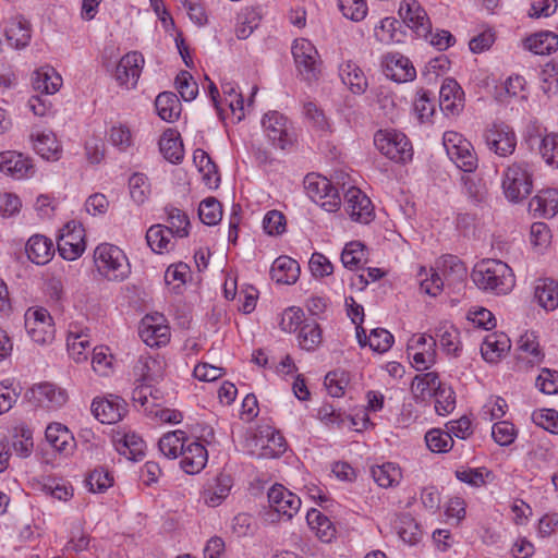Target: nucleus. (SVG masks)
<instances>
[{
  "instance_id": "obj_1",
  "label": "nucleus",
  "mask_w": 558,
  "mask_h": 558,
  "mask_svg": "<svg viewBox=\"0 0 558 558\" xmlns=\"http://www.w3.org/2000/svg\"><path fill=\"white\" fill-rule=\"evenodd\" d=\"M471 278L481 290L496 294H507L514 287L512 269L499 259H483L478 262Z\"/></svg>"
},
{
  "instance_id": "obj_2",
  "label": "nucleus",
  "mask_w": 558,
  "mask_h": 558,
  "mask_svg": "<svg viewBox=\"0 0 558 558\" xmlns=\"http://www.w3.org/2000/svg\"><path fill=\"white\" fill-rule=\"evenodd\" d=\"M94 260L98 271L111 281H122L131 272L124 252L109 243H102L96 247Z\"/></svg>"
},
{
  "instance_id": "obj_3",
  "label": "nucleus",
  "mask_w": 558,
  "mask_h": 558,
  "mask_svg": "<svg viewBox=\"0 0 558 558\" xmlns=\"http://www.w3.org/2000/svg\"><path fill=\"white\" fill-rule=\"evenodd\" d=\"M501 186L507 199L519 203L527 198L533 189V174L525 161L509 165L502 175Z\"/></svg>"
},
{
  "instance_id": "obj_4",
  "label": "nucleus",
  "mask_w": 558,
  "mask_h": 558,
  "mask_svg": "<svg viewBox=\"0 0 558 558\" xmlns=\"http://www.w3.org/2000/svg\"><path fill=\"white\" fill-rule=\"evenodd\" d=\"M374 144L383 155L396 162L404 163L412 159V145L401 132L379 130L375 133Z\"/></svg>"
},
{
  "instance_id": "obj_5",
  "label": "nucleus",
  "mask_w": 558,
  "mask_h": 558,
  "mask_svg": "<svg viewBox=\"0 0 558 558\" xmlns=\"http://www.w3.org/2000/svg\"><path fill=\"white\" fill-rule=\"evenodd\" d=\"M304 187L308 197L326 211L333 213L340 208L339 192L327 178L310 173L304 179Z\"/></svg>"
},
{
  "instance_id": "obj_6",
  "label": "nucleus",
  "mask_w": 558,
  "mask_h": 558,
  "mask_svg": "<svg viewBox=\"0 0 558 558\" xmlns=\"http://www.w3.org/2000/svg\"><path fill=\"white\" fill-rule=\"evenodd\" d=\"M444 146L449 158L464 172L477 168V157L472 144L461 134L448 131L444 134Z\"/></svg>"
},
{
  "instance_id": "obj_7",
  "label": "nucleus",
  "mask_w": 558,
  "mask_h": 558,
  "mask_svg": "<svg viewBox=\"0 0 558 558\" xmlns=\"http://www.w3.org/2000/svg\"><path fill=\"white\" fill-rule=\"evenodd\" d=\"M292 54L300 75L307 82L317 80L320 73V59L315 46L305 38L295 39Z\"/></svg>"
},
{
  "instance_id": "obj_8",
  "label": "nucleus",
  "mask_w": 558,
  "mask_h": 558,
  "mask_svg": "<svg viewBox=\"0 0 558 558\" xmlns=\"http://www.w3.org/2000/svg\"><path fill=\"white\" fill-rule=\"evenodd\" d=\"M25 328L39 344H47L54 339V325L50 313L44 307L28 308L25 313Z\"/></svg>"
},
{
  "instance_id": "obj_9",
  "label": "nucleus",
  "mask_w": 558,
  "mask_h": 558,
  "mask_svg": "<svg viewBox=\"0 0 558 558\" xmlns=\"http://www.w3.org/2000/svg\"><path fill=\"white\" fill-rule=\"evenodd\" d=\"M484 140L488 149L499 157L512 155L517 147L513 129L504 122L489 125L484 132Z\"/></svg>"
},
{
  "instance_id": "obj_10",
  "label": "nucleus",
  "mask_w": 558,
  "mask_h": 558,
  "mask_svg": "<svg viewBox=\"0 0 558 558\" xmlns=\"http://www.w3.org/2000/svg\"><path fill=\"white\" fill-rule=\"evenodd\" d=\"M84 228L80 222H68L58 239V252L63 259L75 260L85 251Z\"/></svg>"
},
{
  "instance_id": "obj_11",
  "label": "nucleus",
  "mask_w": 558,
  "mask_h": 558,
  "mask_svg": "<svg viewBox=\"0 0 558 558\" xmlns=\"http://www.w3.org/2000/svg\"><path fill=\"white\" fill-rule=\"evenodd\" d=\"M264 132L274 146L284 149L293 143L288 119L278 111L266 113L262 121Z\"/></svg>"
},
{
  "instance_id": "obj_12",
  "label": "nucleus",
  "mask_w": 558,
  "mask_h": 558,
  "mask_svg": "<svg viewBox=\"0 0 558 558\" xmlns=\"http://www.w3.org/2000/svg\"><path fill=\"white\" fill-rule=\"evenodd\" d=\"M345 211L352 220L368 223L374 218V207L365 193L355 186L344 192Z\"/></svg>"
},
{
  "instance_id": "obj_13",
  "label": "nucleus",
  "mask_w": 558,
  "mask_h": 558,
  "mask_svg": "<svg viewBox=\"0 0 558 558\" xmlns=\"http://www.w3.org/2000/svg\"><path fill=\"white\" fill-rule=\"evenodd\" d=\"M402 21L418 36L427 38L430 34V21L416 0H403L399 8Z\"/></svg>"
},
{
  "instance_id": "obj_14",
  "label": "nucleus",
  "mask_w": 558,
  "mask_h": 558,
  "mask_svg": "<svg viewBox=\"0 0 558 558\" xmlns=\"http://www.w3.org/2000/svg\"><path fill=\"white\" fill-rule=\"evenodd\" d=\"M92 413L100 423L113 424L126 413V403L122 398L113 395L105 399H94Z\"/></svg>"
},
{
  "instance_id": "obj_15",
  "label": "nucleus",
  "mask_w": 558,
  "mask_h": 558,
  "mask_svg": "<svg viewBox=\"0 0 558 558\" xmlns=\"http://www.w3.org/2000/svg\"><path fill=\"white\" fill-rule=\"evenodd\" d=\"M144 64V57L137 51L123 56L116 68L114 78L121 86L135 87Z\"/></svg>"
},
{
  "instance_id": "obj_16",
  "label": "nucleus",
  "mask_w": 558,
  "mask_h": 558,
  "mask_svg": "<svg viewBox=\"0 0 558 558\" xmlns=\"http://www.w3.org/2000/svg\"><path fill=\"white\" fill-rule=\"evenodd\" d=\"M268 502L277 513L291 519L301 507L299 496L280 484H275L267 494Z\"/></svg>"
},
{
  "instance_id": "obj_17",
  "label": "nucleus",
  "mask_w": 558,
  "mask_h": 558,
  "mask_svg": "<svg viewBox=\"0 0 558 558\" xmlns=\"http://www.w3.org/2000/svg\"><path fill=\"white\" fill-rule=\"evenodd\" d=\"M25 397L36 404L47 408H60L68 401L65 390L50 383H41L32 387Z\"/></svg>"
},
{
  "instance_id": "obj_18",
  "label": "nucleus",
  "mask_w": 558,
  "mask_h": 558,
  "mask_svg": "<svg viewBox=\"0 0 558 558\" xmlns=\"http://www.w3.org/2000/svg\"><path fill=\"white\" fill-rule=\"evenodd\" d=\"M383 70L387 77L397 83L413 81L416 71L411 61L400 53H388L383 61Z\"/></svg>"
},
{
  "instance_id": "obj_19",
  "label": "nucleus",
  "mask_w": 558,
  "mask_h": 558,
  "mask_svg": "<svg viewBox=\"0 0 558 558\" xmlns=\"http://www.w3.org/2000/svg\"><path fill=\"white\" fill-rule=\"evenodd\" d=\"M180 457L183 471L187 474H197L205 468L208 452L204 445L193 441L184 446Z\"/></svg>"
},
{
  "instance_id": "obj_20",
  "label": "nucleus",
  "mask_w": 558,
  "mask_h": 558,
  "mask_svg": "<svg viewBox=\"0 0 558 558\" xmlns=\"http://www.w3.org/2000/svg\"><path fill=\"white\" fill-rule=\"evenodd\" d=\"M464 93L453 78H446L439 90V106L446 113H458L463 107Z\"/></svg>"
},
{
  "instance_id": "obj_21",
  "label": "nucleus",
  "mask_w": 558,
  "mask_h": 558,
  "mask_svg": "<svg viewBox=\"0 0 558 558\" xmlns=\"http://www.w3.org/2000/svg\"><path fill=\"white\" fill-rule=\"evenodd\" d=\"M339 75L344 85L355 95H362L368 87L367 78L360 66L353 61L343 62L339 68Z\"/></svg>"
},
{
  "instance_id": "obj_22",
  "label": "nucleus",
  "mask_w": 558,
  "mask_h": 558,
  "mask_svg": "<svg viewBox=\"0 0 558 558\" xmlns=\"http://www.w3.org/2000/svg\"><path fill=\"white\" fill-rule=\"evenodd\" d=\"M165 362L159 357L146 356L141 357L135 366V374L138 380L150 387L153 383H157L163 377Z\"/></svg>"
},
{
  "instance_id": "obj_23",
  "label": "nucleus",
  "mask_w": 558,
  "mask_h": 558,
  "mask_svg": "<svg viewBox=\"0 0 558 558\" xmlns=\"http://www.w3.org/2000/svg\"><path fill=\"white\" fill-rule=\"evenodd\" d=\"M4 33L9 45L15 49L25 48L32 37L31 24L22 16L11 19L5 26Z\"/></svg>"
},
{
  "instance_id": "obj_24",
  "label": "nucleus",
  "mask_w": 558,
  "mask_h": 558,
  "mask_svg": "<svg viewBox=\"0 0 558 558\" xmlns=\"http://www.w3.org/2000/svg\"><path fill=\"white\" fill-rule=\"evenodd\" d=\"M45 435L47 441L60 453L69 454L75 446L73 435L68 427L61 423L49 424Z\"/></svg>"
},
{
  "instance_id": "obj_25",
  "label": "nucleus",
  "mask_w": 558,
  "mask_h": 558,
  "mask_svg": "<svg viewBox=\"0 0 558 558\" xmlns=\"http://www.w3.org/2000/svg\"><path fill=\"white\" fill-rule=\"evenodd\" d=\"M270 275L277 283L292 284L299 279L300 266L295 259L280 256L274 262Z\"/></svg>"
},
{
  "instance_id": "obj_26",
  "label": "nucleus",
  "mask_w": 558,
  "mask_h": 558,
  "mask_svg": "<svg viewBox=\"0 0 558 558\" xmlns=\"http://www.w3.org/2000/svg\"><path fill=\"white\" fill-rule=\"evenodd\" d=\"M233 486V480L230 474L219 473L213 484L204 492L205 504L209 507L219 506L230 494Z\"/></svg>"
},
{
  "instance_id": "obj_27",
  "label": "nucleus",
  "mask_w": 558,
  "mask_h": 558,
  "mask_svg": "<svg viewBox=\"0 0 558 558\" xmlns=\"http://www.w3.org/2000/svg\"><path fill=\"white\" fill-rule=\"evenodd\" d=\"M32 169L28 158L15 151L0 153V171L16 179L24 178Z\"/></svg>"
},
{
  "instance_id": "obj_28",
  "label": "nucleus",
  "mask_w": 558,
  "mask_h": 558,
  "mask_svg": "<svg viewBox=\"0 0 558 558\" xmlns=\"http://www.w3.org/2000/svg\"><path fill=\"white\" fill-rule=\"evenodd\" d=\"M25 251L29 260L34 264L45 265L53 255V244L50 239L36 234L29 238Z\"/></svg>"
},
{
  "instance_id": "obj_29",
  "label": "nucleus",
  "mask_w": 558,
  "mask_h": 558,
  "mask_svg": "<svg viewBox=\"0 0 558 558\" xmlns=\"http://www.w3.org/2000/svg\"><path fill=\"white\" fill-rule=\"evenodd\" d=\"M438 268L441 270L444 281L448 286L462 283L466 278V267L464 263L454 255H445L438 262Z\"/></svg>"
},
{
  "instance_id": "obj_30",
  "label": "nucleus",
  "mask_w": 558,
  "mask_h": 558,
  "mask_svg": "<svg viewBox=\"0 0 558 558\" xmlns=\"http://www.w3.org/2000/svg\"><path fill=\"white\" fill-rule=\"evenodd\" d=\"M534 296L546 311L558 307V281L551 278H541L536 281Z\"/></svg>"
},
{
  "instance_id": "obj_31",
  "label": "nucleus",
  "mask_w": 558,
  "mask_h": 558,
  "mask_svg": "<svg viewBox=\"0 0 558 558\" xmlns=\"http://www.w3.org/2000/svg\"><path fill=\"white\" fill-rule=\"evenodd\" d=\"M510 347V339L505 333H490L483 340L481 353L485 361L495 363Z\"/></svg>"
},
{
  "instance_id": "obj_32",
  "label": "nucleus",
  "mask_w": 558,
  "mask_h": 558,
  "mask_svg": "<svg viewBox=\"0 0 558 558\" xmlns=\"http://www.w3.org/2000/svg\"><path fill=\"white\" fill-rule=\"evenodd\" d=\"M519 361H525L527 365L539 364L544 359V353L539 348L536 336L533 332H525L518 341Z\"/></svg>"
},
{
  "instance_id": "obj_33",
  "label": "nucleus",
  "mask_w": 558,
  "mask_h": 558,
  "mask_svg": "<svg viewBox=\"0 0 558 558\" xmlns=\"http://www.w3.org/2000/svg\"><path fill=\"white\" fill-rule=\"evenodd\" d=\"M32 81L34 89L45 95L57 93L62 85V77L50 66L35 71Z\"/></svg>"
},
{
  "instance_id": "obj_34",
  "label": "nucleus",
  "mask_w": 558,
  "mask_h": 558,
  "mask_svg": "<svg viewBox=\"0 0 558 558\" xmlns=\"http://www.w3.org/2000/svg\"><path fill=\"white\" fill-rule=\"evenodd\" d=\"M153 317H145L142 322L140 335L149 347H159L169 341V327L161 324H153Z\"/></svg>"
},
{
  "instance_id": "obj_35",
  "label": "nucleus",
  "mask_w": 558,
  "mask_h": 558,
  "mask_svg": "<svg viewBox=\"0 0 558 558\" xmlns=\"http://www.w3.org/2000/svg\"><path fill=\"white\" fill-rule=\"evenodd\" d=\"M159 149L163 157L172 163L183 159L184 150L180 134L173 130H167L159 140Z\"/></svg>"
},
{
  "instance_id": "obj_36",
  "label": "nucleus",
  "mask_w": 558,
  "mask_h": 558,
  "mask_svg": "<svg viewBox=\"0 0 558 558\" xmlns=\"http://www.w3.org/2000/svg\"><path fill=\"white\" fill-rule=\"evenodd\" d=\"M193 161L199 172L203 173L204 183L210 189L218 187L220 177L218 175L217 166L211 160L210 156L205 150L198 148L193 154Z\"/></svg>"
},
{
  "instance_id": "obj_37",
  "label": "nucleus",
  "mask_w": 558,
  "mask_h": 558,
  "mask_svg": "<svg viewBox=\"0 0 558 558\" xmlns=\"http://www.w3.org/2000/svg\"><path fill=\"white\" fill-rule=\"evenodd\" d=\"M155 107L158 116L167 122H174L181 111V104L177 95L172 92L160 93L155 100Z\"/></svg>"
},
{
  "instance_id": "obj_38",
  "label": "nucleus",
  "mask_w": 558,
  "mask_h": 558,
  "mask_svg": "<svg viewBox=\"0 0 558 558\" xmlns=\"http://www.w3.org/2000/svg\"><path fill=\"white\" fill-rule=\"evenodd\" d=\"M525 47L535 54H550L558 48V36L551 32H542L527 37Z\"/></svg>"
},
{
  "instance_id": "obj_39",
  "label": "nucleus",
  "mask_w": 558,
  "mask_h": 558,
  "mask_svg": "<svg viewBox=\"0 0 558 558\" xmlns=\"http://www.w3.org/2000/svg\"><path fill=\"white\" fill-rule=\"evenodd\" d=\"M529 208L543 216H555L558 211V192L556 190L542 191L531 199Z\"/></svg>"
},
{
  "instance_id": "obj_40",
  "label": "nucleus",
  "mask_w": 558,
  "mask_h": 558,
  "mask_svg": "<svg viewBox=\"0 0 558 558\" xmlns=\"http://www.w3.org/2000/svg\"><path fill=\"white\" fill-rule=\"evenodd\" d=\"M371 474L374 481L384 488L398 485L402 478L401 469L392 462L372 466Z\"/></svg>"
},
{
  "instance_id": "obj_41",
  "label": "nucleus",
  "mask_w": 558,
  "mask_h": 558,
  "mask_svg": "<svg viewBox=\"0 0 558 558\" xmlns=\"http://www.w3.org/2000/svg\"><path fill=\"white\" fill-rule=\"evenodd\" d=\"M186 436L183 430H174L165 434L158 441L160 452L169 458L177 459L181 456L185 446Z\"/></svg>"
},
{
  "instance_id": "obj_42",
  "label": "nucleus",
  "mask_w": 558,
  "mask_h": 558,
  "mask_svg": "<svg viewBox=\"0 0 558 558\" xmlns=\"http://www.w3.org/2000/svg\"><path fill=\"white\" fill-rule=\"evenodd\" d=\"M439 388H442V386L438 374L434 372L416 375L411 384V390L415 398H421L423 400L426 396H435Z\"/></svg>"
},
{
  "instance_id": "obj_43",
  "label": "nucleus",
  "mask_w": 558,
  "mask_h": 558,
  "mask_svg": "<svg viewBox=\"0 0 558 558\" xmlns=\"http://www.w3.org/2000/svg\"><path fill=\"white\" fill-rule=\"evenodd\" d=\"M117 450L129 460L138 461L144 457L145 442L136 434H125L116 442Z\"/></svg>"
},
{
  "instance_id": "obj_44",
  "label": "nucleus",
  "mask_w": 558,
  "mask_h": 558,
  "mask_svg": "<svg viewBox=\"0 0 558 558\" xmlns=\"http://www.w3.org/2000/svg\"><path fill=\"white\" fill-rule=\"evenodd\" d=\"M306 521L310 527L315 531L320 541L328 543L335 535V529L330 520L320 511L312 509L306 514Z\"/></svg>"
},
{
  "instance_id": "obj_45",
  "label": "nucleus",
  "mask_w": 558,
  "mask_h": 558,
  "mask_svg": "<svg viewBox=\"0 0 558 558\" xmlns=\"http://www.w3.org/2000/svg\"><path fill=\"white\" fill-rule=\"evenodd\" d=\"M168 218L165 229L172 236L185 238L189 235L190 220L187 215L179 208L167 207L166 208Z\"/></svg>"
},
{
  "instance_id": "obj_46",
  "label": "nucleus",
  "mask_w": 558,
  "mask_h": 558,
  "mask_svg": "<svg viewBox=\"0 0 558 558\" xmlns=\"http://www.w3.org/2000/svg\"><path fill=\"white\" fill-rule=\"evenodd\" d=\"M298 339L300 347L306 351L314 350L322 342V330L315 319L304 322Z\"/></svg>"
},
{
  "instance_id": "obj_47",
  "label": "nucleus",
  "mask_w": 558,
  "mask_h": 558,
  "mask_svg": "<svg viewBox=\"0 0 558 558\" xmlns=\"http://www.w3.org/2000/svg\"><path fill=\"white\" fill-rule=\"evenodd\" d=\"M266 440L264 436L259 438L262 442V452L259 453L263 458H278L287 450V442L284 437L276 430L268 432L266 434Z\"/></svg>"
},
{
  "instance_id": "obj_48",
  "label": "nucleus",
  "mask_w": 558,
  "mask_h": 558,
  "mask_svg": "<svg viewBox=\"0 0 558 558\" xmlns=\"http://www.w3.org/2000/svg\"><path fill=\"white\" fill-rule=\"evenodd\" d=\"M34 149L46 160H57L60 147L52 133H39L34 140Z\"/></svg>"
},
{
  "instance_id": "obj_49",
  "label": "nucleus",
  "mask_w": 558,
  "mask_h": 558,
  "mask_svg": "<svg viewBox=\"0 0 558 558\" xmlns=\"http://www.w3.org/2000/svg\"><path fill=\"white\" fill-rule=\"evenodd\" d=\"M171 236L165 229V226L155 225L147 230L145 238L147 245L153 252L162 254L165 251H169Z\"/></svg>"
},
{
  "instance_id": "obj_50",
  "label": "nucleus",
  "mask_w": 558,
  "mask_h": 558,
  "mask_svg": "<svg viewBox=\"0 0 558 558\" xmlns=\"http://www.w3.org/2000/svg\"><path fill=\"white\" fill-rule=\"evenodd\" d=\"M436 336L439 338L440 347L448 353L458 356L461 347L459 331L452 325H442L437 328Z\"/></svg>"
},
{
  "instance_id": "obj_51",
  "label": "nucleus",
  "mask_w": 558,
  "mask_h": 558,
  "mask_svg": "<svg viewBox=\"0 0 558 558\" xmlns=\"http://www.w3.org/2000/svg\"><path fill=\"white\" fill-rule=\"evenodd\" d=\"M428 449L436 453L448 452L453 446L451 434L439 428L430 429L425 435Z\"/></svg>"
},
{
  "instance_id": "obj_52",
  "label": "nucleus",
  "mask_w": 558,
  "mask_h": 558,
  "mask_svg": "<svg viewBox=\"0 0 558 558\" xmlns=\"http://www.w3.org/2000/svg\"><path fill=\"white\" fill-rule=\"evenodd\" d=\"M198 216L207 226L217 225L222 218L221 204L215 197L203 199L198 206Z\"/></svg>"
},
{
  "instance_id": "obj_53",
  "label": "nucleus",
  "mask_w": 558,
  "mask_h": 558,
  "mask_svg": "<svg viewBox=\"0 0 558 558\" xmlns=\"http://www.w3.org/2000/svg\"><path fill=\"white\" fill-rule=\"evenodd\" d=\"M260 16L254 9H246L238 16L235 35L239 39H246L259 25Z\"/></svg>"
},
{
  "instance_id": "obj_54",
  "label": "nucleus",
  "mask_w": 558,
  "mask_h": 558,
  "mask_svg": "<svg viewBox=\"0 0 558 558\" xmlns=\"http://www.w3.org/2000/svg\"><path fill=\"white\" fill-rule=\"evenodd\" d=\"M70 356L77 363L87 360L86 349L90 347L87 335L70 332L66 339Z\"/></svg>"
},
{
  "instance_id": "obj_55",
  "label": "nucleus",
  "mask_w": 558,
  "mask_h": 558,
  "mask_svg": "<svg viewBox=\"0 0 558 558\" xmlns=\"http://www.w3.org/2000/svg\"><path fill=\"white\" fill-rule=\"evenodd\" d=\"M112 355L107 347L100 345L93 350L92 366L100 376H109L112 373Z\"/></svg>"
},
{
  "instance_id": "obj_56",
  "label": "nucleus",
  "mask_w": 558,
  "mask_h": 558,
  "mask_svg": "<svg viewBox=\"0 0 558 558\" xmlns=\"http://www.w3.org/2000/svg\"><path fill=\"white\" fill-rule=\"evenodd\" d=\"M400 22L395 17H385L380 21L379 25L375 27V37L383 44H391L393 41H399V37L397 34L398 28L400 27Z\"/></svg>"
},
{
  "instance_id": "obj_57",
  "label": "nucleus",
  "mask_w": 558,
  "mask_h": 558,
  "mask_svg": "<svg viewBox=\"0 0 558 558\" xmlns=\"http://www.w3.org/2000/svg\"><path fill=\"white\" fill-rule=\"evenodd\" d=\"M538 149L548 166L558 168V134H546L541 141Z\"/></svg>"
},
{
  "instance_id": "obj_58",
  "label": "nucleus",
  "mask_w": 558,
  "mask_h": 558,
  "mask_svg": "<svg viewBox=\"0 0 558 558\" xmlns=\"http://www.w3.org/2000/svg\"><path fill=\"white\" fill-rule=\"evenodd\" d=\"M398 534L404 543L410 545L416 544L422 536L418 524L410 515H404L400 519Z\"/></svg>"
},
{
  "instance_id": "obj_59",
  "label": "nucleus",
  "mask_w": 558,
  "mask_h": 558,
  "mask_svg": "<svg viewBox=\"0 0 558 558\" xmlns=\"http://www.w3.org/2000/svg\"><path fill=\"white\" fill-rule=\"evenodd\" d=\"M149 183L143 173H134L129 179V189L132 199L136 204H143L149 194Z\"/></svg>"
},
{
  "instance_id": "obj_60",
  "label": "nucleus",
  "mask_w": 558,
  "mask_h": 558,
  "mask_svg": "<svg viewBox=\"0 0 558 558\" xmlns=\"http://www.w3.org/2000/svg\"><path fill=\"white\" fill-rule=\"evenodd\" d=\"M175 87L185 101L195 99L198 93V85L187 71H181L175 77Z\"/></svg>"
},
{
  "instance_id": "obj_61",
  "label": "nucleus",
  "mask_w": 558,
  "mask_h": 558,
  "mask_svg": "<svg viewBox=\"0 0 558 558\" xmlns=\"http://www.w3.org/2000/svg\"><path fill=\"white\" fill-rule=\"evenodd\" d=\"M532 421L551 434H558V412L554 409L536 410L532 413Z\"/></svg>"
},
{
  "instance_id": "obj_62",
  "label": "nucleus",
  "mask_w": 558,
  "mask_h": 558,
  "mask_svg": "<svg viewBox=\"0 0 558 558\" xmlns=\"http://www.w3.org/2000/svg\"><path fill=\"white\" fill-rule=\"evenodd\" d=\"M492 436L498 445L510 446L517 437V429L507 421L497 422L492 427Z\"/></svg>"
},
{
  "instance_id": "obj_63",
  "label": "nucleus",
  "mask_w": 558,
  "mask_h": 558,
  "mask_svg": "<svg viewBox=\"0 0 558 558\" xmlns=\"http://www.w3.org/2000/svg\"><path fill=\"white\" fill-rule=\"evenodd\" d=\"M86 486L92 493H102L112 486L113 478L108 471L96 469L86 478Z\"/></svg>"
},
{
  "instance_id": "obj_64",
  "label": "nucleus",
  "mask_w": 558,
  "mask_h": 558,
  "mask_svg": "<svg viewBox=\"0 0 558 558\" xmlns=\"http://www.w3.org/2000/svg\"><path fill=\"white\" fill-rule=\"evenodd\" d=\"M393 343V336L384 328L373 329L368 336L369 348L378 353L387 352Z\"/></svg>"
}]
</instances>
